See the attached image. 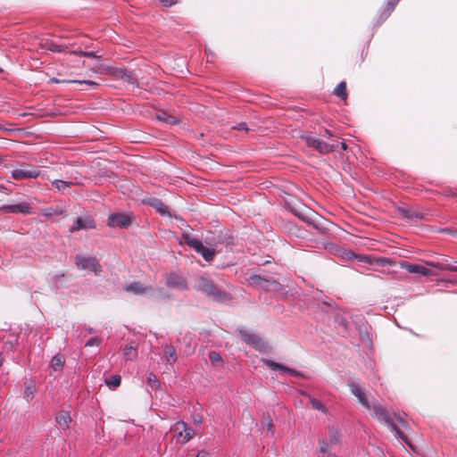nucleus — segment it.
Wrapping results in <instances>:
<instances>
[{
    "label": "nucleus",
    "instance_id": "1",
    "mask_svg": "<svg viewBox=\"0 0 457 457\" xmlns=\"http://www.w3.org/2000/svg\"><path fill=\"white\" fill-rule=\"evenodd\" d=\"M348 386L350 388L351 393L358 399L359 403L370 411L371 415L378 419L379 421H383L386 425H387L393 431L395 432L396 437L402 439L406 444H408L407 437L402 432L394 422V419L392 415L383 408L379 403H375L372 405L370 403V401L367 395L361 391V389L358 386V385L350 381L348 383Z\"/></svg>",
    "mask_w": 457,
    "mask_h": 457
},
{
    "label": "nucleus",
    "instance_id": "2",
    "mask_svg": "<svg viewBox=\"0 0 457 457\" xmlns=\"http://www.w3.org/2000/svg\"><path fill=\"white\" fill-rule=\"evenodd\" d=\"M348 386L350 388L351 393L358 399L359 403L370 411L371 415L378 419L379 421H383L386 425H387L393 431L395 432L396 437L402 439L406 444H408L407 437L402 432L394 422V419L392 415L383 408L379 403H375L372 405L370 403V401L367 395L361 391V389L358 386V385L350 381L348 383Z\"/></svg>",
    "mask_w": 457,
    "mask_h": 457
},
{
    "label": "nucleus",
    "instance_id": "3",
    "mask_svg": "<svg viewBox=\"0 0 457 457\" xmlns=\"http://www.w3.org/2000/svg\"><path fill=\"white\" fill-rule=\"evenodd\" d=\"M195 288L216 302H226L230 299L228 293L215 285L212 280L206 277H200L195 280Z\"/></svg>",
    "mask_w": 457,
    "mask_h": 457
},
{
    "label": "nucleus",
    "instance_id": "4",
    "mask_svg": "<svg viewBox=\"0 0 457 457\" xmlns=\"http://www.w3.org/2000/svg\"><path fill=\"white\" fill-rule=\"evenodd\" d=\"M182 238L184 239L185 243L189 247H192L198 254H200L204 261L211 262L213 260L216 253L215 248L205 247L201 240L191 237L187 233H184L182 235Z\"/></svg>",
    "mask_w": 457,
    "mask_h": 457
},
{
    "label": "nucleus",
    "instance_id": "5",
    "mask_svg": "<svg viewBox=\"0 0 457 457\" xmlns=\"http://www.w3.org/2000/svg\"><path fill=\"white\" fill-rule=\"evenodd\" d=\"M329 437L319 440L318 457H329V450L339 443L340 435L338 430L331 427L328 428Z\"/></svg>",
    "mask_w": 457,
    "mask_h": 457
},
{
    "label": "nucleus",
    "instance_id": "6",
    "mask_svg": "<svg viewBox=\"0 0 457 457\" xmlns=\"http://www.w3.org/2000/svg\"><path fill=\"white\" fill-rule=\"evenodd\" d=\"M170 430L175 432V438L181 445L187 443L195 435L194 429L188 428L187 423L182 420L175 422Z\"/></svg>",
    "mask_w": 457,
    "mask_h": 457
},
{
    "label": "nucleus",
    "instance_id": "7",
    "mask_svg": "<svg viewBox=\"0 0 457 457\" xmlns=\"http://www.w3.org/2000/svg\"><path fill=\"white\" fill-rule=\"evenodd\" d=\"M75 263L78 269L90 270L96 275L102 271L101 265L96 257L77 255Z\"/></svg>",
    "mask_w": 457,
    "mask_h": 457
},
{
    "label": "nucleus",
    "instance_id": "8",
    "mask_svg": "<svg viewBox=\"0 0 457 457\" xmlns=\"http://www.w3.org/2000/svg\"><path fill=\"white\" fill-rule=\"evenodd\" d=\"M303 139L309 147L317 150L319 153L322 154H329L335 151L334 145L328 144L315 137L307 135L303 136Z\"/></svg>",
    "mask_w": 457,
    "mask_h": 457
},
{
    "label": "nucleus",
    "instance_id": "9",
    "mask_svg": "<svg viewBox=\"0 0 457 457\" xmlns=\"http://www.w3.org/2000/svg\"><path fill=\"white\" fill-rule=\"evenodd\" d=\"M240 336L245 343L253 346L259 352L264 353L269 350L268 344L264 342L262 338L256 336L255 334L245 330H240Z\"/></svg>",
    "mask_w": 457,
    "mask_h": 457
},
{
    "label": "nucleus",
    "instance_id": "10",
    "mask_svg": "<svg viewBox=\"0 0 457 457\" xmlns=\"http://www.w3.org/2000/svg\"><path fill=\"white\" fill-rule=\"evenodd\" d=\"M40 175L37 168H29L27 164H22L21 168L11 171V176L15 180H23L27 179H36Z\"/></svg>",
    "mask_w": 457,
    "mask_h": 457
},
{
    "label": "nucleus",
    "instance_id": "11",
    "mask_svg": "<svg viewBox=\"0 0 457 457\" xmlns=\"http://www.w3.org/2000/svg\"><path fill=\"white\" fill-rule=\"evenodd\" d=\"M132 218L127 213H112L108 217L107 225L110 228H127L131 225Z\"/></svg>",
    "mask_w": 457,
    "mask_h": 457
},
{
    "label": "nucleus",
    "instance_id": "12",
    "mask_svg": "<svg viewBox=\"0 0 457 457\" xmlns=\"http://www.w3.org/2000/svg\"><path fill=\"white\" fill-rule=\"evenodd\" d=\"M165 285L170 288H174L179 291L187 290L188 287L186 278L176 272L167 274Z\"/></svg>",
    "mask_w": 457,
    "mask_h": 457
},
{
    "label": "nucleus",
    "instance_id": "13",
    "mask_svg": "<svg viewBox=\"0 0 457 457\" xmlns=\"http://www.w3.org/2000/svg\"><path fill=\"white\" fill-rule=\"evenodd\" d=\"M251 279L254 285L267 291L278 292L281 289V285L274 279H268L260 275H253Z\"/></svg>",
    "mask_w": 457,
    "mask_h": 457
},
{
    "label": "nucleus",
    "instance_id": "14",
    "mask_svg": "<svg viewBox=\"0 0 457 457\" xmlns=\"http://www.w3.org/2000/svg\"><path fill=\"white\" fill-rule=\"evenodd\" d=\"M262 362L272 370H281L285 373L290 374L296 378H305V375L303 372L298 371L294 369H291V368H288V367H287L281 363L276 362L274 361H271L269 359H262Z\"/></svg>",
    "mask_w": 457,
    "mask_h": 457
},
{
    "label": "nucleus",
    "instance_id": "15",
    "mask_svg": "<svg viewBox=\"0 0 457 457\" xmlns=\"http://www.w3.org/2000/svg\"><path fill=\"white\" fill-rule=\"evenodd\" d=\"M124 291L132 293L136 295H148L154 291V287L151 286H144L139 281H133L130 284L123 287Z\"/></svg>",
    "mask_w": 457,
    "mask_h": 457
},
{
    "label": "nucleus",
    "instance_id": "16",
    "mask_svg": "<svg viewBox=\"0 0 457 457\" xmlns=\"http://www.w3.org/2000/svg\"><path fill=\"white\" fill-rule=\"evenodd\" d=\"M0 212L4 213H22L29 214L31 212L30 204L28 203H20L15 204H4L0 207Z\"/></svg>",
    "mask_w": 457,
    "mask_h": 457
},
{
    "label": "nucleus",
    "instance_id": "17",
    "mask_svg": "<svg viewBox=\"0 0 457 457\" xmlns=\"http://www.w3.org/2000/svg\"><path fill=\"white\" fill-rule=\"evenodd\" d=\"M96 223L90 216L78 217L75 220L74 226L70 228V232L73 233L80 229L94 228Z\"/></svg>",
    "mask_w": 457,
    "mask_h": 457
},
{
    "label": "nucleus",
    "instance_id": "18",
    "mask_svg": "<svg viewBox=\"0 0 457 457\" xmlns=\"http://www.w3.org/2000/svg\"><path fill=\"white\" fill-rule=\"evenodd\" d=\"M401 266H402V268L405 269L410 273H417V274H420L425 277H429V276L434 275V272L431 270H429L422 265L403 262L401 264Z\"/></svg>",
    "mask_w": 457,
    "mask_h": 457
},
{
    "label": "nucleus",
    "instance_id": "19",
    "mask_svg": "<svg viewBox=\"0 0 457 457\" xmlns=\"http://www.w3.org/2000/svg\"><path fill=\"white\" fill-rule=\"evenodd\" d=\"M398 212L408 220H423L425 218V213L413 208L400 207Z\"/></svg>",
    "mask_w": 457,
    "mask_h": 457
},
{
    "label": "nucleus",
    "instance_id": "20",
    "mask_svg": "<svg viewBox=\"0 0 457 457\" xmlns=\"http://www.w3.org/2000/svg\"><path fill=\"white\" fill-rule=\"evenodd\" d=\"M427 264L440 270L457 272V266L450 263L448 258L442 259L441 261L428 262Z\"/></svg>",
    "mask_w": 457,
    "mask_h": 457
},
{
    "label": "nucleus",
    "instance_id": "21",
    "mask_svg": "<svg viewBox=\"0 0 457 457\" xmlns=\"http://www.w3.org/2000/svg\"><path fill=\"white\" fill-rule=\"evenodd\" d=\"M111 74L116 78L126 80L129 84H135L137 82V79L134 74L124 68H114Z\"/></svg>",
    "mask_w": 457,
    "mask_h": 457
},
{
    "label": "nucleus",
    "instance_id": "22",
    "mask_svg": "<svg viewBox=\"0 0 457 457\" xmlns=\"http://www.w3.org/2000/svg\"><path fill=\"white\" fill-rule=\"evenodd\" d=\"M149 205L154 208L161 215L171 216L168 207L158 198H152L148 202Z\"/></svg>",
    "mask_w": 457,
    "mask_h": 457
},
{
    "label": "nucleus",
    "instance_id": "23",
    "mask_svg": "<svg viewBox=\"0 0 457 457\" xmlns=\"http://www.w3.org/2000/svg\"><path fill=\"white\" fill-rule=\"evenodd\" d=\"M55 420L62 429H67L69 428L71 418L69 412L62 411L56 414Z\"/></svg>",
    "mask_w": 457,
    "mask_h": 457
},
{
    "label": "nucleus",
    "instance_id": "24",
    "mask_svg": "<svg viewBox=\"0 0 457 457\" xmlns=\"http://www.w3.org/2000/svg\"><path fill=\"white\" fill-rule=\"evenodd\" d=\"M37 389L36 385L33 381H26L24 383L23 398L29 403L35 395Z\"/></svg>",
    "mask_w": 457,
    "mask_h": 457
},
{
    "label": "nucleus",
    "instance_id": "25",
    "mask_svg": "<svg viewBox=\"0 0 457 457\" xmlns=\"http://www.w3.org/2000/svg\"><path fill=\"white\" fill-rule=\"evenodd\" d=\"M65 358L62 354L54 355L50 361V368L54 371H61L64 366Z\"/></svg>",
    "mask_w": 457,
    "mask_h": 457
},
{
    "label": "nucleus",
    "instance_id": "26",
    "mask_svg": "<svg viewBox=\"0 0 457 457\" xmlns=\"http://www.w3.org/2000/svg\"><path fill=\"white\" fill-rule=\"evenodd\" d=\"M49 82L51 83H77V84H86V85H89V86H92V87H96L98 86V83L93 81V80H89V79H83V80H79V79H70V80H66V79H56V78H51Z\"/></svg>",
    "mask_w": 457,
    "mask_h": 457
},
{
    "label": "nucleus",
    "instance_id": "27",
    "mask_svg": "<svg viewBox=\"0 0 457 457\" xmlns=\"http://www.w3.org/2000/svg\"><path fill=\"white\" fill-rule=\"evenodd\" d=\"M156 119L166 124L173 125L178 124L179 120L173 115L167 113L166 112H161L156 114Z\"/></svg>",
    "mask_w": 457,
    "mask_h": 457
},
{
    "label": "nucleus",
    "instance_id": "28",
    "mask_svg": "<svg viewBox=\"0 0 457 457\" xmlns=\"http://www.w3.org/2000/svg\"><path fill=\"white\" fill-rule=\"evenodd\" d=\"M164 357L166 361L170 364H172L177 361L176 350L172 345H165Z\"/></svg>",
    "mask_w": 457,
    "mask_h": 457
},
{
    "label": "nucleus",
    "instance_id": "29",
    "mask_svg": "<svg viewBox=\"0 0 457 457\" xmlns=\"http://www.w3.org/2000/svg\"><path fill=\"white\" fill-rule=\"evenodd\" d=\"M123 356L128 361H132L137 356V347L131 345H126L123 349Z\"/></svg>",
    "mask_w": 457,
    "mask_h": 457
},
{
    "label": "nucleus",
    "instance_id": "30",
    "mask_svg": "<svg viewBox=\"0 0 457 457\" xmlns=\"http://www.w3.org/2000/svg\"><path fill=\"white\" fill-rule=\"evenodd\" d=\"M70 54H78L80 56L90 57V58H95V59L102 58L101 54H97L96 52H94V51L75 50V51L70 52Z\"/></svg>",
    "mask_w": 457,
    "mask_h": 457
},
{
    "label": "nucleus",
    "instance_id": "31",
    "mask_svg": "<svg viewBox=\"0 0 457 457\" xmlns=\"http://www.w3.org/2000/svg\"><path fill=\"white\" fill-rule=\"evenodd\" d=\"M120 375H112L109 378L105 379V384L111 389H115L120 385Z\"/></svg>",
    "mask_w": 457,
    "mask_h": 457
},
{
    "label": "nucleus",
    "instance_id": "32",
    "mask_svg": "<svg viewBox=\"0 0 457 457\" xmlns=\"http://www.w3.org/2000/svg\"><path fill=\"white\" fill-rule=\"evenodd\" d=\"M334 94L340 97L341 99H345L346 98V84L345 82L342 81L340 82L337 87L336 88L334 89Z\"/></svg>",
    "mask_w": 457,
    "mask_h": 457
},
{
    "label": "nucleus",
    "instance_id": "33",
    "mask_svg": "<svg viewBox=\"0 0 457 457\" xmlns=\"http://www.w3.org/2000/svg\"><path fill=\"white\" fill-rule=\"evenodd\" d=\"M335 322L342 328L343 332L348 331V322L344 315L337 313L335 316Z\"/></svg>",
    "mask_w": 457,
    "mask_h": 457
},
{
    "label": "nucleus",
    "instance_id": "34",
    "mask_svg": "<svg viewBox=\"0 0 457 457\" xmlns=\"http://www.w3.org/2000/svg\"><path fill=\"white\" fill-rule=\"evenodd\" d=\"M71 182L62 180V179H55L52 182L53 187L58 191L62 193L64 189L68 188L71 186Z\"/></svg>",
    "mask_w": 457,
    "mask_h": 457
},
{
    "label": "nucleus",
    "instance_id": "35",
    "mask_svg": "<svg viewBox=\"0 0 457 457\" xmlns=\"http://www.w3.org/2000/svg\"><path fill=\"white\" fill-rule=\"evenodd\" d=\"M46 49L54 53H61L67 48L65 46L59 45L54 42L46 43Z\"/></svg>",
    "mask_w": 457,
    "mask_h": 457
},
{
    "label": "nucleus",
    "instance_id": "36",
    "mask_svg": "<svg viewBox=\"0 0 457 457\" xmlns=\"http://www.w3.org/2000/svg\"><path fill=\"white\" fill-rule=\"evenodd\" d=\"M306 396H308L310 403L313 409L321 411L324 413L327 411V409L324 407V405L321 403L320 401L312 397L309 395H306Z\"/></svg>",
    "mask_w": 457,
    "mask_h": 457
},
{
    "label": "nucleus",
    "instance_id": "37",
    "mask_svg": "<svg viewBox=\"0 0 457 457\" xmlns=\"http://www.w3.org/2000/svg\"><path fill=\"white\" fill-rule=\"evenodd\" d=\"M398 2H399V0H389L387 2L386 10L383 12V15H384L385 19H386L389 16L391 12H393V10L395 9V5L397 4Z\"/></svg>",
    "mask_w": 457,
    "mask_h": 457
},
{
    "label": "nucleus",
    "instance_id": "38",
    "mask_svg": "<svg viewBox=\"0 0 457 457\" xmlns=\"http://www.w3.org/2000/svg\"><path fill=\"white\" fill-rule=\"evenodd\" d=\"M209 359L213 365L222 362L220 355L215 351H212L209 353Z\"/></svg>",
    "mask_w": 457,
    "mask_h": 457
},
{
    "label": "nucleus",
    "instance_id": "39",
    "mask_svg": "<svg viewBox=\"0 0 457 457\" xmlns=\"http://www.w3.org/2000/svg\"><path fill=\"white\" fill-rule=\"evenodd\" d=\"M394 262L387 258H374V264L379 265V266H386L393 264Z\"/></svg>",
    "mask_w": 457,
    "mask_h": 457
},
{
    "label": "nucleus",
    "instance_id": "40",
    "mask_svg": "<svg viewBox=\"0 0 457 457\" xmlns=\"http://www.w3.org/2000/svg\"><path fill=\"white\" fill-rule=\"evenodd\" d=\"M231 240H232V238H231V237L227 238V237H223V236L220 233V234L217 236V237L214 239V243H215V245H217V244H224V243H225V244H227V245H228V244H230V243H231Z\"/></svg>",
    "mask_w": 457,
    "mask_h": 457
},
{
    "label": "nucleus",
    "instance_id": "41",
    "mask_svg": "<svg viewBox=\"0 0 457 457\" xmlns=\"http://www.w3.org/2000/svg\"><path fill=\"white\" fill-rule=\"evenodd\" d=\"M147 379H148V382H149V384L151 385V386L153 388L158 386V380H157L156 377L153 373L149 374Z\"/></svg>",
    "mask_w": 457,
    "mask_h": 457
},
{
    "label": "nucleus",
    "instance_id": "42",
    "mask_svg": "<svg viewBox=\"0 0 457 457\" xmlns=\"http://www.w3.org/2000/svg\"><path fill=\"white\" fill-rule=\"evenodd\" d=\"M100 343H101V340L98 337H91L87 341L85 345L86 346L98 345Z\"/></svg>",
    "mask_w": 457,
    "mask_h": 457
},
{
    "label": "nucleus",
    "instance_id": "43",
    "mask_svg": "<svg viewBox=\"0 0 457 457\" xmlns=\"http://www.w3.org/2000/svg\"><path fill=\"white\" fill-rule=\"evenodd\" d=\"M359 261L369 263V264H374V258L370 256H358Z\"/></svg>",
    "mask_w": 457,
    "mask_h": 457
},
{
    "label": "nucleus",
    "instance_id": "44",
    "mask_svg": "<svg viewBox=\"0 0 457 457\" xmlns=\"http://www.w3.org/2000/svg\"><path fill=\"white\" fill-rule=\"evenodd\" d=\"M233 129H237V130H244V131H248V129H249L245 122H239L238 124L234 126Z\"/></svg>",
    "mask_w": 457,
    "mask_h": 457
},
{
    "label": "nucleus",
    "instance_id": "45",
    "mask_svg": "<svg viewBox=\"0 0 457 457\" xmlns=\"http://www.w3.org/2000/svg\"><path fill=\"white\" fill-rule=\"evenodd\" d=\"M160 2L164 7H170L177 3L175 0H160Z\"/></svg>",
    "mask_w": 457,
    "mask_h": 457
},
{
    "label": "nucleus",
    "instance_id": "46",
    "mask_svg": "<svg viewBox=\"0 0 457 457\" xmlns=\"http://www.w3.org/2000/svg\"><path fill=\"white\" fill-rule=\"evenodd\" d=\"M395 418L396 419V420L398 421L399 424H401L403 427H405L406 426V421L403 418H402L401 416L399 415H395Z\"/></svg>",
    "mask_w": 457,
    "mask_h": 457
},
{
    "label": "nucleus",
    "instance_id": "47",
    "mask_svg": "<svg viewBox=\"0 0 457 457\" xmlns=\"http://www.w3.org/2000/svg\"><path fill=\"white\" fill-rule=\"evenodd\" d=\"M158 295H159V297H162V298H169L170 297L169 295L164 293L162 288L158 289Z\"/></svg>",
    "mask_w": 457,
    "mask_h": 457
},
{
    "label": "nucleus",
    "instance_id": "48",
    "mask_svg": "<svg viewBox=\"0 0 457 457\" xmlns=\"http://www.w3.org/2000/svg\"><path fill=\"white\" fill-rule=\"evenodd\" d=\"M195 457H209V453L206 451L199 452Z\"/></svg>",
    "mask_w": 457,
    "mask_h": 457
},
{
    "label": "nucleus",
    "instance_id": "49",
    "mask_svg": "<svg viewBox=\"0 0 457 457\" xmlns=\"http://www.w3.org/2000/svg\"><path fill=\"white\" fill-rule=\"evenodd\" d=\"M340 146H341V148L343 150H346L347 149V145H346L345 142H341Z\"/></svg>",
    "mask_w": 457,
    "mask_h": 457
},
{
    "label": "nucleus",
    "instance_id": "50",
    "mask_svg": "<svg viewBox=\"0 0 457 457\" xmlns=\"http://www.w3.org/2000/svg\"><path fill=\"white\" fill-rule=\"evenodd\" d=\"M442 281H445V282H448V283H456V280L455 279H442Z\"/></svg>",
    "mask_w": 457,
    "mask_h": 457
},
{
    "label": "nucleus",
    "instance_id": "51",
    "mask_svg": "<svg viewBox=\"0 0 457 457\" xmlns=\"http://www.w3.org/2000/svg\"><path fill=\"white\" fill-rule=\"evenodd\" d=\"M325 134H326V136H328V137H332V133H331V132H330V130H328V129H325Z\"/></svg>",
    "mask_w": 457,
    "mask_h": 457
},
{
    "label": "nucleus",
    "instance_id": "52",
    "mask_svg": "<svg viewBox=\"0 0 457 457\" xmlns=\"http://www.w3.org/2000/svg\"><path fill=\"white\" fill-rule=\"evenodd\" d=\"M174 217H175V219L181 220L183 223L185 222V221L183 220V219H181V218H180V217H179L178 215H175Z\"/></svg>",
    "mask_w": 457,
    "mask_h": 457
},
{
    "label": "nucleus",
    "instance_id": "53",
    "mask_svg": "<svg viewBox=\"0 0 457 457\" xmlns=\"http://www.w3.org/2000/svg\"><path fill=\"white\" fill-rule=\"evenodd\" d=\"M49 211H51V209ZM45 215L48 216V217H51L52 216V212H47Z\"/></svg>",
    "mask_w": 457,
    "mask_h": 457
},
{
    "label": "nucleus",
    "instance_id": "54",
    "mask_svg": "<svg viewBox=\"0 0 457 457\" xmlns=\"http://www.w3.org/2000/svg\"><path fill=\"white\" fill-rule=\"evenodd\" d=\"M267 426H268V429H270V428H272L271 421H270V422L267 424Z\"/></svg>",
    "mask_w": 457,
    "mask_h": 457
},
{
    "label": "nucleus",
    "instance_id": "55",
    "mask_svg": "<svg viewBox=\"0 0 457 457\" xmlns=\"http://www.w3.org/2000/svg\"><path fill=\"white\" fill-rule=\"evenodd\" d=\"M55 214H60L61 213V211H55L54 212Z\"/></svg>",
    "mask_w": 457,
    "mask_h": 457
},
{
    "label": "nucleus",
    "instance_id": "56",
    "mask_svg": "<svg viewBox=\"0 0 457 457\" xmlns=\"http://www.w3.org/2000/svg\"><path fill=\"white\" fill-rule=\"evenodd\" d=\"M88 332H89V333H94V331H93V329H92V328H89V329H88Z\"/></svg>",
    "mask_w": 457,
    "mask_h": 457
},
{
    "label": "nucleus",
    "instance_id": "57",
    "mask_svg": "<svg viewBox=\"0 0 457 457\" xmlns=\"http://www.w3.org/2000/svg\"><path fill=\"white\" fill-rule=\"evenodd\" d=\"M329 457H337V456H336V455H331V454H330V456H329Z\"/></svg>",
    "mask_w": 457,
    "mask_h": 457
},
{
    "label": "nucleus",
    "instance_id": "58",
    "mask_svg": "<svg viewBox=\"0 0 457 457\" xmlns=\"http://www.w3.org/2000/svg\"><path fill=\"white\" fill-rule=\"evenodd\" d=\"M2 365V360L0 359V366Z\"/></svg>",
    "mask_w": 457,
    "mask_h": 457
},
{
    "label": "nucleus",
    "instance_id": "59",
    "mask_svg": "<svg viewBox=\"0 0 457 457\" xmlns=\"http://www.w3.org/2000/svg\"><path fill=\"white\" fill-rule=\"evenodd\" d=\"M2 71V69L0 68V72Z\"/></svg>",
    "mask_w": 457,
    "mask_h": 457
}]
</instances>
